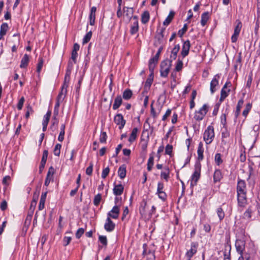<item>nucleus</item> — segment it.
Wrapping results in <instances>:
<instances>
[{"label":"nucleus","mask_w":260,"mask_h":260,"mask_svg":"<svg viewBox=\"0 0 260 260\" xmlns=\"http://www.w3.org/2000/svg\"><path fill=\"white\" fill-rule=\"evenodd\" d=\"M26 112L25 113V117L26 118H28L29 117L30 114H32L34 111L31 106L30 105H28L26 107Z\"/></svg>","instance_id":"obj_54"},{"label":"nucleus","mask_w":260,"mask_h":260,"mask_svg":"<svg viewBox=\"0 0 260 260\" xmlns=\"http://www.w3.org/2000/svg\"><path fill=\"white\" fill-rule=\"evenodd\" d=\"M51 111H48L47 112V113L46 114V115L44 116V120H43L42 123L48 124L49 119H50V116H51Z\"/></svg>","instance_id":"obj_51"},{"label":"nucleus","mask_w":260,"mask_h":260,"mask_svg":"<svg viewBox=\"0 0 260 260\" xmlns=\"http://www.w3.org/2000/svg\"><path fill=\"white\" fill-rule=\"evenodd\" d=\"M8 28V24L7 23H3L1 25L0 29V39L6 34Z\"/></svg>","instance_id":"obj_29"},{"label":"nucleus","mask_w":260,"mask_h":260,"mask_svg":"<svg viewBox=\"0 0 260 260\" xmlns=\"http://www.w3.org/2000/svg\"><path fill=\"white\" fill-rule=\"evenodd\" d=\"M96 11V8L95 7H92L91 8L89 19H95V13Z\"/></svg>","instance_id":"obj_50"},{"label":"nucleus","mask_w":260,"mask_h":260,"mask_svg":"<svg viewBox=\"0 0 260 260\" xmlns=\"http://www.w3.org/2000/svg\"><path fill=\"white\" fill-rule=\"evenodd\" d=\"M147 260H155V256L154 254V251L149 250L148 251L147 255L146 256Z\"/></svg>","instance_id":"obj_47"},{"label":"nucleus","mask_w":260,"mask_h":260,"mask_svg":"<svg viewBox=\"0 0 260 260\" xmlns=\"http://www.w3.org/2000/svg\"><path fill=\"white\" fill-rule=\"evenodd\" d=\"M65 127L66 125L65 124H62L60 126V131L59 135V136L58 137V140L59 142H62L64 140V136L65 134Z\"/></svg>","instance_id":"obj_34"},{"label":"nucleus","mask_w":260,"mask_h":260,"mask_svg":"<svg viewBox=\"0 0 260 260\" xmlns=\"http://www.w3.org/2000/svg\"><path fill=\"white\" fill-rule=\"evenodd\" d=\"M67 89L62 88V87H61V91L59 93L57 98L62 100L64 99V97L66 96V94L67 93Z\"/></svg>","instance_id":"obj_49"},{"label":"nucleus","mask_w":260,"mask_h":260,"mask_svg":"<svg viewBox=\"0 0 260 260\" xmlns=\"http://www.w3.org/2000/svg\"><path fill=\"white\" fill-rule=\"evenodd\" d=\"M220 78V75L219 74H216L214 76V78L212 80L210 83V91L211 94H213L215 91V87L218 85V79Z\"/></svg>","instance_id":"obj_14"},{"label":"nucleus","mask_w":260,"mask_h":260,"mask_svg":"<svg viewBox=\"0 0 260 260\" xmlns=\"http://www.w3.org/2000/svg\"><path fill=\"white\" fill-rule=\"evenodd\" d=\"M244 104V100L243 99H240L237 103V105L236 106V110H239L241 111V109L242 107V106Z\"/></svg>","instance_id":"obj_63"},{"label":"nucleus","mask_w":260,"mask_h":260,"mask_svg":"<svg viewBox=\"0 0 260 260\" xmlns=\"http://www.w3.org/2000/svg\"><path fill=\"white\" fill-rule=\"evenodd\" d=\"M183 67V62L182 60L178 59L177 60V62L176 66L175 67V71L179 72L182 70Z\"/></svg>","instance_id":"obj_53"},{"label":"nucleus","mask_w":260,"mask_h":260,"mask_svg":"<svg viewBox=\"0 0 260 260\" xmlns=\"http://www.w3.org/2000/svg\"><path fill=\"white\" fill-rule=\"evenodd\" d=\"M114 121L117 125H119L120 129L123 128L126 122L121 114H117L114 117Z\"/></svg>","instance_id":"obj_10"},{"label":"nucleus","mask_w":260,"mask_h":260,"mask_svg":"<svg viewBox=\"0 0 260 260\" xmlns=\"http://www.w3.org/2000/svg\"><path fill=\"white\" fill-rule=\"evenodd\" d=\"M147 205V202L145 200H143L141 203L140 208H139V212L141 215H144L145 214V208Z\"/></svg>","instance_id":"obj_36"},{"label":"nucleus","mask_w":260,"mask_h":260,"mask_svg":"<svg viewBox=\"0 0 260 260\" xmlns=\"http://www.w3.org/2000/svg\"><path fill=\"white\" fill-rule=\"evenodd\" d=\"M180 50V45L179 44L176 45L173 48L171 51L170 58L173 59H175L177 57L178 52Z\"/></svg>","instance_id":"obj_30"},{"label":"nucleus","mask_w":260,"mask_h":260,"mask_svg":"<svg viewBox=\"0 0 260 260\" xmlns=\"http://www.w3.org/2000/svg\"><path fill=\"white\" fill-rule=\"evenodd\" d=\"M166 28H161L160 31L157 34L155 38L157 39L158 43L159 44H161L162 42V40L164 38V32L165 31Z\"/></svg>","instance_id":"obj_35"},{"label":"nucleus","mask_w":260,"mask_h":260,"mask_svg":"<svg viewBox=\"0 0 260 260\" xmlns=\"http://www.w3.org/2000/svg\"><path fill=\"white\" fill-rule=\"evenodd\" d=\"M61 147V145L60 144H57L55 145L53 150V153L55 155L58 156L60 155Z\"/></svg>","instance_id":"obj_45"},{"label":"nucleus","mask_w":260,"mask_h":260,"mask_svg":"<svg viewBox=\"0 0 260 260\" xmlns=\"http://www.w3.org/2000/svg\"><path fill=\"white\" fill-rule=\"evenodd\" d=\"M91 37H92V31H89L84 37L83 39V42H82L83 44L87 43L90 41Z\"/></svg>","instance_id":"obj_40"},{"label":"nucleus","mask_w":260,"mask_h":260,"mask_svg":"<svg viewBox=\"0 0 260 260\" xmlns=\"http://www.w3.org/2000/svg\"><path fill=\"white\" fill-rule=\"evenodd\" d=\"M25 99L23 96L21 97L20 99L19 100L17 106V108L19 110H20L22 109L24 102Z\"/></svg>","instance_id":"obj_58"},{"label":"nucleus","mask_w":260,"mask_h":260,"mask_svg":"<svg viewBox=\"0 0 260 260\" xmlns=\"http://www.w3.org/2000/svg\"><path fill=\"white\" fill-rule=\"evenodd\" d=\"M93 163L92 162H90L89 166L87 168L86 170V173L88 175H91L93 170Z\"/></svg>","instance_id":"obj_57"},{"label":"nucleus","mask_w":260,"mask_h":260,"mask_svg":"<svg viewBox=\"0 0 260 260\" xmlns=\"http://www.w3.org/2000/svg\"><path fill=\"white\" fill-rule=\"evenodd\" d=\"M99 241L103 245V246H107L108 242L107 237L105 236H99Z\"/></svg>","instance_id":"obj_52"},{"label":"nucleus","mask_w":260,"mask_h":260,"mask_svg":"<svg viewBox=\"0 0 260 260\" xmlns=\"http://www.w3.org/2000/svg\"><path fill=\"white\" fill-rule=\"evenodd\" d=\"M84 233V229L83 228H79L76 233V237L77 239H79Z\"/></svg>","instance_id":"obj_61"},{"label":"nucleus","mask_w":260,"mask_h":260,"mask_svg":"<svg viewBox=\"0 0 260 260\" xmlns=\"http://www.w3.org/2000/svg\"><path fill=\"white\" fill-rule=\"evenodd\" d=\"M223 178V175L220 170L216 169L213 174V182L216 183L219 182Z\"/></svg>","instance_id":"obj_20"},{"label":"nucleus","mask_w":260,"mask_h":260,"mask_svg":"<svg viewBox=\"0 0 260 260\" xmlns=\"http://www.w3.org/2000/svg\"><path fill=\"white\" fill-rule=\"evenodd\" d=\"M198 244L197 243L192 242L191 244V248L188 250L185 255L187 257V260H190L192 256L197 252Z\"/></svg>","instance_id":"obj_12"},{"label":"nucleus","mask_w":260,"mask_h":260,"mask_svg":"<svg viewBox=\"0 0 260 260\" xmlns=\"http://www.w3.org/2000/svg\"><path fill=\"white\" fill-rule=\"evenodd\" d=\"M133 20L134 21L131 26L130 30V32L132 35L137 33L139 30L138 17L137 16H134Z\"/></svg>","instance_id":"obj_16"},{"label":"nucleus","mask_w":260,"mask_h":260,"mask_svg":"<svg viewBox=\"0 0 260 260\" xmlns=\"http://www.w3.org/2000/svg\"><path fill=\"white\" fill-rule=\"evenodd\" d=\"M209 108L207 104H204L199 110L195 111L194 119L198 121L202 120L208 112Z\"/></svg>","instance_id":"obj_3"},{"label":"nucleus","mask_w":260,"mask_h":260,"mask_svg":"<svg viewBox=\"0 0 260 260\" xmlns=\"http://www.w3.org/2000/svg\"><path fill=\"white\" fill-rule=\"evenodd\" d=\"M252 210L251 208H248L244 213L243 218L246 219H249L251 217Z\"/></svg>","instance_id":"obj_44"},{"label":"nucleus","mask_w":260,"mask_h":260,"mask_svg":"<svg viewBox=\"0 0 260 260\" xmlns=\"http://www.w3.org/2000/svg\"><path fill=\"white\" fill-rule=\"evenodd\" d=\"M201 175V164L200 163L195 165L194 171L191 176L190 185L193 186L197 185V182L200 178Z\"/></svg>","instance_id":"obj_5"},{"label":"nucleus","mask_w":260,"mask_h":260,"mask_svg":"<svg viewBox=\"0 0 260 260\" xmlns=\"http://www.w3.org/2000/svg\"><path fill=\"white\" fill-rule=\"evenodd\" d=\"M126 174V166L122 165L121 166L118 171V174L121 179H123L125 177Z\"/></svg>","instance_id":"obj_24"},{"label":"nucleus","mask_w":260,"mask_h":260,"mask_svg":"<svg viewBox=\"0 0 260 260\" xmlns=\"http://www.w3.org/2000/svg\"><path fill=\"white\" fill-rule=\"evenodd\" d=\"M252 106V103H248L246 104L244 109L242 112V115L244 117V120L246 119L249 112L251 111Z\"/></svg>","instance_id":"obj_23"},{"label":"nucleus","mask_w":260,"mask_h":260,"mask_svg":"<svg viewBox=\"0 0 260 260\" xmlns=\"http://www.w3.org/2000/svg\"><path fill=\"white\" fill-rule=\"evenodd\" d=\"M237 25L234 29V34L231 37V40L233 43L237 41L242 27V23L239 20H236Z\"/></svg>","instance_id":"obj_8"},{"label":"nucleus","mask_w":260,"mask_h":260,"mask_svg":"<svg viewBox=\"0 0 260 260\" xmlns=\"http://www.w3.org/2000/svg\"><path fill=\"white\" fill-rule=\"evenodd\" d=\"M73 68V62L71 61H69L68 62V68L64 77L63 84L62 86V88L67 89L69 86V83L70 80V76Z\"/></svg>","instance_id":"obj_6"},{"label":"nucleus","mask_w":260,"mask_h":260,"mask_svg":"<svg viewBox=\"0 0 260 260\" xmlns=\"http://www.w3.org/2000/svg\"><path fill=\"white\" fill-rule=\"evenodd\" d=\"M238 205L244 207L247 204L246 192L237 193Z\"/></svg>","instance_id":"obj_11"},{"label":"nucleus","mask_w":260,"mask_h":260,"mask_svg":"<svg viewBox=\"0 0 260 260\" xmlns=\"http://www.w3.org/2000/svg\"><path fill=\"white\" fill-rule=\"evenodd\" d=\"M173 146L171 145L168 144L165 149V153L166 154L171 155L172 152Z\"/></svg>","instance_id":"obj_62"},{"label":"nucleus","mask_w":260,"mask_h":260,"mask_svg":"<svg viewBox=\"0 0 260 260\" xmlns=\"http://www.w3.org/2000/svg\"><path fill=\"white\" fill-rule=\"evenodd\" d=\"M172 60L166 59L162 61L160 64V73L161 77H167L172 66Z\"/></svg>","instance_id":"obj_1"},{"label":"nucleus","mask_w":260,"mask_h":260,"mask_svg":"<svg viewBox=\"0 0 260 260\" xmlns=\"http://www.w3.org/2000/svg\"><path fill=\"white\" fill-rule=\"evenodd\" d=\"M231 90L230 89H221V92H220V97L219 99V101L220 103H222L224 99L229 95V93L230 92Z\"/></svg>","instance_id":"obj_31"},{"label":"nucleus","mask_w":260,"mask_h":260,"mask_svg":"<svg viewBox=\"0 0 260 260\" xmlns=\"http://www.w3.org/2000/svg\"><path fill=\"white\" fill-rule=\"evenodd\" d=\"M29 60V56L25 54L21 60L20 67L21 68H25L27 67Z\"/></svg>","instance_id":"obj_25"},{"label":"nucleus","mask_w":260,"mask_h":260,"mask_svg":"<svg viewBox=\"0 0 260 260\" xmlns=\"http://www.w3.org/2000/svg\"><path fill=\"white\" fill-rule=\"evenodd\" d=\"M124 187L121 184H114V188L113 189V193L116 196H120L123 192Z\"/></svg>","instance_id":"obj_19"},{"label":"nucleus","mask_w":260,"mask_h":260,"mask_svg":"<svg viewBox=\"0 0 260 260\" xmlns=\"http://www.w3.org/2000/svg\"><path fill=\"white\" fill-rule=\"evenodd\" d=\"M175 13L174 11H171L169 13V15L166 18L165 20L164 21L163 24L164 25H166V26L168 25L171 23L172 20H173V19L175 16Z\"/></svg>","instance_id":"obj_28"},{"label":"nucleus","mask_w":260,"mask_h":260,"mask_svg":"<svg viewBox=\"0 0 260 260\" xmlns=\"http://www.w3.org/2000/svg\"><path fill=\"white\" fill-rule=\"evenodd\" d=\"M204 140L207 144H210L214 138V131L213 126L209 125L207 127L204 133Z\"/></svg>","instance_id":"obj_4"},{"label":"nucleus","mask_w":260,"mask_h":260,"mask_svg":"<svg viewBox=\"0 0 260 260\" xmlns=\"http://www.w3.org/2000/svg\"><path fill=\"white\" fill-rule=\"evenodd\" d=\"M150 19V14L148 11H144L141 16V21L143 24L147 23Z\"/></svg>","instance_id":"obj_32"},{"label":"nucleus","mask_w":260,"mask_h":260,"mask_svg":"<svg viewBox=\"0 0 260 260\" xmlns=\"http://www.w3.org/2000/svg\"><path fill=\"white\" fill-rule=\"evenodd\" d=\"M188 28L187 24H185L182 29H180L178 32V35L180 37H182L183 35L186 32Z\"/></svg>","instance_id":"obj_46"},{"label":"nucleus","mask_w":260,"mask_h":260,"mask_svg":"<svg viewBox=\"0 0 260 260\" xmlns=\"http://www.w3.org/2000/svg\"><path fill=\"white\" fill-rule=\"evenodd\" d=\"M115 227V223L112 221L111 218L107 217L104 225V228L107 232H110L114 230Z\"/></svg>","instance_id":"obj_15"},{"label":"nucleus","mask_w":260,"mask_h":260,"mask_svg":"<svg viewBox=\"0 0 260 260\" xmlns=\"http://www.w3.org/2000/svg\"><path fill=\"white\" fill-rule=\"evenodd\" d=\"M120 205H115L110 211L108 214L107 216L113 219H117L119 217L120 213Z\"/></svg>","instance_id":"obj_9"},{"label":"nucleus","mask_w":260,"mask_h":260,"mask_svg":"<svg viewBox=\"0 0 260 260\" xmlns=\"http://www.w3.org/2000/svg\"><path fill=\"white\" fill-rule=\"evenodd\" d=\"M198 159L199 161H201L204 158V148H203V144L202 142H200L199 144L198 148Z\"/></svg>","instance_id":"obj_22"},{"label":"nucleus","mask_w":260,"mask_h":260,"mask_svg":"<svg viewBox=\"0 0 260 260\" xmlns=\"http://www.w3.org/2000/svg\"><path fill=\"white\" fill-rule=\"evenodd\" d=\"M107 134L105 132H102L100 137V142L101 143H105L107 140Z\"/></svg>","instance_id":"obj_48"},{"label":"nucleus","mask_w":260,"mask_h":260,"mask_svg":"<svg viewBox=\"0 0 260 260\" xmlns=\"http://www.w3.org/2000/svg\"><path fill=\"white\" fill-rule=\"evenodd\" d=\"M43 59L42 58H39V62L37 64V72L38 73H40V72H41V69L42 68V67H43Z\"/></svg>","instance_id":"obj_55"},{"label":"nucleus","mask_w":260,"mask_h":260,"mask_svg":"<svg viewBox=\"0 0 260 260\" xmlns=\"http://www.w3.org/2000/svg\"><path fill=\"white\" fill-rule=\"evenodd\" d=\"M122 103V98L120 95H117L113 105V109L116 110L119 108Z\"/></svg>","instance_id":"obj_21"},{"label":"nucleus","mask_w":260,"mask_h":260,"mask_svg":"<svg viewBox=\"0 0 260 260\" xmlns=\"http://www.w3.org/2000/svg\"><path fill=\"white\" fill-rule=\"evenodd\" d=\"M214 160L217 166H219L223 162V160L221 158V155L220 153H216L215 154Z\"/></svg>","instance_id":"obj_41"},{"label":"nucleus","mask_w":260,"mask_h":260,"mask_svg":"<svg viewBox=\"0 0 260 260\" xmlns=\"http://www.w3.org/2000/svg\"><path fill=\"white\" fill-rule=\"evenodd\" d=\"M138 132V128L135 127L133 129L132 132L130 135L128 139V141L132 143L135 141L137 137V133Z\"/></svg>","instance_id":"obj_26"},{"label":"nucleus","mask_w":260,"mask_h":260,"mask_svg":"<svg viewBox=\"0 0 260 260\" xmlns=\"http://www.w3.org/2000/svg\"><path fill=\"white\" fill-rule=\"evenodd\" d=\"M237 193L246 192L245 181L242 179H239L237 186Z\"/></svg>","instance_id":"obj_18"},{"label":"nucleus","mask_w":260,"mask_h":260,"mask_svg":"<svg viewBox=\"0 0 260 260\" xmlns=\"http://www.w3.org/2000/svg\"><path fill=\"white\" fill-rule=\"evenodd\" d=\"M217 214L220 221L223 219L225 216L224 212L221 207H219L217 209Z\"/></svg>","instance_id":"obj_37"},{"label":"nucleus","mask_w":260,"mask_h":260,"mask_svg":"<svg viewBox=\"0 0 260 260\" xmlns=\"http://www.w3.org/2000/svg\"><path fill=\"white\" fill-rule=\"evenodd\" d=\"M123 13L124 16L127 18L128 21H130L131 19L133 20L134 17V9L133 8H129L124 7L123 8Z\"/></svg>","instance_id":"obj_17"},{"label":"nucleus","mask_w":260,"mask_h":260,"mask_svg":"<svg viewBox=\"0 0 260 260\" xmlns=\"http://www.w3.org/2000/svg\"><path fill=\"white\" fill-rule=\"evenodd\" d=\"M102 200V195L100 193H98L96 196H94L93 199V204L95 206H98L101 201Z\"/></svg>","instance_id":"obj_38"},{"label":"nucleus","mask_w":260,"mask_h":260,"mask_svg":"<svg viewBox=\"0 0 260 260\" xmlns=\"http://www.w3.org/2000/svg\"><path fill=\"white\" fill-rule=\"evenodd\" d=\"M209 18V13L208 12H204L202 14L201 23L203 26L206 24Z\"/></svg>","instance_id":"obj_27"},{"label":"nucleus","mask_w":260,"mask_h":260,"mask_svg":"<svg viewBox=\"0 0 260 260\" xmlns=\"http://www.w3.org/2000/svg\"><path fill=\"white\" fill-rule=\"evenodd\" d=\"M221 103H220L219 101L216 104V105L214 106V109L213 111V115L215 116L217 114V113L219 110V106L220 105Z\"/></svg>","instance_id":"obj_60"},{"label":"nucleus","mask_w":260,"mask_h":260,"mask_svg":"<svg viewBox=\"0 0 260 260\" xmlns=\"http://www.w3.org/2000/svg\"><path fill=\"white\" fill-rule=\"evenodd\" d=\"M152 82L153 80L148 78L147 79L144 85V91L147 92V91L150 89Z\"/></svg>","instance_id":"obj_42"},{"label":"nucleus","mask_w":260,"mask_h":260,"mask_svg":"<svg viewBox=\"0 0 260 260\" xmlns=\"http://www.w3.org/2000/svg\"><path fill=\"white\" fill-rule=\"evenodd\" d=\"M221 123L223 125V127H225L226 125V114H222L221 116Z\"/></svg>","instance_id":"obj_64"},{"label":"nucleus","mask_w":260,"mask_h":260,"mask_svg":"<svg viewBox=\"0 0 260 260\" xmlns=\"http://www.w3.org/2000/svg\"><path fill=\"white\" fill-rule=\"evenodd\" d=\"M170 171L169 169L167 168L166 171L161 172L160 174V177L164 179L167 182L168 181L169 178Z\"/></svg>","instance_id":"obj_39"},{"label":"nucleus","mask_w":260,"mask_h":260,"mask_svg":"<svg viewBox=\"0 0 260 260\" xmlns=\"http://www.w3.org/2000/svg\"><path fill=\"white\" fill-rule=\"evenodd\" d=\"M235 247L237 251L240 254L238 260H244L245 256L243 255V251L245 248V240L244 237L241 239H237L235 242Z\"/></svg>","instance_id":"obj_2"},{"label":"nucleus","mask_w":260,"mask_h":260,"mask_svg":"<svg viewBox=\"0 0 260 260\" xmlns=\"http://www.w3.org/2000/svg\"><path fill=\"white\" fill-rule=\"evenodd\" d=\"M109 172L110 169L108 167L104 169L102 173V177L104 179L106 178L108 175L109 174Z\"/></svg>","instance_id":"obj_59"},{"label":"nucleus","mask_w":260,"mask_h":260,"mask_svg":"<svg viewBox=\"0 0 260 260\" xmlns=\"http://www.w3.org/2000/svg\"><path fill=\"white\" fill-rule=\"evenodd\" d=\"M223 128H224V131H222L221 133L222 138H228L230 136V132L228 131L227 126Z\"/></svg>","instance_id":"obj_56"},{"label":"nucleus","mask_w":260,"mask_h":260,"mask_svg":"<svg viewBox=\"0 0 260 260\" xmlns=\"http://www.w3.org/2000/svg\"><path fill=\"white\" fill-rule=\"evenodd\" d=\"M133 95V92L130 89H125L122 94V98L125 100H129Z\"/></svg>","instance_id":"obj_33"},{"label":"nucleus","mask_w":260,"mask_h":260,"mask_svg":"<svg viewBox=\"0 0 260 260\" xmlns=\"http://www.w3.org/2000/svg\"><path fill=\"white\" fill-rule=\"evenodd\" d=\"M48 151L47 150H45L43 151V156L42 158V160L41 161V164L45 165L47 157H48Z\"/></svg>","instance_id":"obj_43"},{"label":"nucleus","mask_w":260,"mask_h":260,"mask_svg":"<svg viewBox=\"0 0 260 260\" xmlns=\"http://www.w3.org/2000/svg\"><path fill=\"white\" fill-rule=\"evenodd\" d=\"M73 68V62L71 61H69L68 62V68L64 77L63 84L62 86V88L67 89L69 86V83L70 80V76Z\"/></svg>","instance_id":"obj_7"},{"label":"nucleus","mask_w":260,"mask_h":260,"mask_svg":"<svg viewBox=\"0 0 260 260\" xmlns=\"http://www.w3.org/2000/svg\"><path fill=\"white\" fill-rule=\"evenodd\" d=\"M190 48V41L189 40L184 41L182 45V50L181 52V54L183 58L185 57L188 54Z\"/></svg>","instance_id":"obj_13"}]
</instances>
